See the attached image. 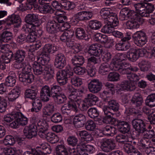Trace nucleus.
<instances>
[{"mask_svg":"<svg viewBox=\"0 0 155 155\" xmlns=\"http://www.w3.org/2000/svg\"><path fill=\"white\" fill-rule=\"evenodd\" d=\"M46 126V124L40 120L34 121L29 126L28 130L25 128L24 129V134L27 138L31 139L37 135L38 130L39 136L41 138L46 139L49 132Z\"/></svg>","mask_w":155,"mask_h":155,"instance_id":"obj_1","label":"nucleus"},{"mask_svg":"<svg viewBox=\"0 0 155 155\" xmlns=\"http://www.w3.org/2000/svg\"><path fill=\"white\" fill-rule=\"evenodd\" d=\"M133 6L135 9V12L143 17L149 16L155 8L154 5L151 3L139 2L134 4Z\"/></svg>","mask_w":155,"mask_h":155,"instance_id":"obj_2","label":"nucleus"},{"mask_svg":"<svg viewBox=\"0 0 155 155\" xmlns=\"http://www.w3.org/2000/svg\"><path fill=\"white\" fill-rule=\"evenodd\" d=\"M73 75L72 70L70 66H67L65 69L58 71L56 74L57 81L61 85H65L67 82V78Z\"/></svg>","mask_w":155,"mask_h":155,"instance_id":"obj_3","label":"nucleus"},{"mask_svg":"<svg viewBox=\"0 0 155 155\" xmlns=\"http://www.w3.org/2000/svg\"><path fill=\"white\" fill-rule=\"evenodd\" d=\"M102 17L105 20L106 22L112 23L114 21H115L114 24L116 25L118 20L117 15L109 8H104L101 9L100 12Z\"/></svg>","mask_w":155,"mask_h":155,"instance_id":"obj_4","label":"nucleus"},{"mask_svg":"<svg viewBox=\"0 0 155 155\" xmlns=\"http://www.w3.org/2000/svg\"><path fill=\"white\" fill-rule=\"evenodd\" d=\"M130 20L127 21L126 23V27L128 29H137L139 28L140 25L143 24L144 20L139 16L136 13L133 18L130 17Z\"/></svg>","mask_w":155,"mask_h":155,"instance_id":"obj_5","label":"nucleus"},{"mask_svg":"<svg viewBox=\"0 0 155 155\" xmlns=\"http://www.w3.org/2000/svg\"><path fill=\"white\" fill-rule=\"evenodd\" d=\"M133 39L135 44L140 47L143 46L147 42L146 34L141 31H137L134 33Z\"/></svg>","mask_w":155,"mask_h":155,"instance_id":"obj_6","label":"nucleus"},{"mask_svg":"<svg viewBox=\"0 0 155 155\" xmlns=\"http://www.w3.org/2000/svg\"><path fill=\"white\" fill-rule=\"evenodd\" d=\"M133 128L137 132V137H142L143 133L147 130L146 124L141 119H135L133 120L132 122Z\"/></svg>","mask_w":155,"mask_h":155,"instance_id":"obj_7","label":"nucleus"},{"mask_svg":"<svg viewBox=\"0 0 155 155\" xmlns=\"http://www.w3.org/2000/svg\"><path fill=\"white\" fill-rule=\"evenodd\" d=\"M116 147L114 140L110 139L104 140L101 142V148L105 152H110L114 149Z\"/></svg>","mask_w":155,"mask_h":155,"instance_id":"obj_8","label":"nucleus"},{"mask_svg":"<svg viewBox=\"0 0 155 155\" xmlns=\"http://www.w3.org/2000/svg\"><path fill=\"white\" fill-rule=\"evenodd\" d=\"M102 82L98 79H93L88 84V89L93 94L97 93L101 89Z\"/></svg>","mask_w":155,"mask_h":155,"instance_id":"obj_9","label":"nucleus"},{"mask_svg":"<svg viewBox=\"0 0 155 155\" xmlns=\"http://www.w3.org/2000/svg\"><path fill=\"white\" fill-rule=\"evenodd\" d=\"M146 52V50L144 49L132 50L127 52V57L129 61H135L138 59L139 56L144 55Z\"/></svg>","mask_w":155,"mask_h":155,"instance_id":"obj_10","label":"nucleus"},{"mask_svg":"<svg viewBox=\"0 0 155 155\" xmlns=\"http://www.w3.org/2000/svg\"><path fill=\"white\" fill-rule=\"evenodd\" d=\"M61 25L58 24L56 21L52 20L48 21L46 26L47 31L50 33L54 34L57 32L61 30Z\"/></svg>","mask_w":155,"mask_h":155,"instance_id":"obj_11","label":"nucleus"},{"mask_svg":"<svg viewBox=\"0 0 155 155\" xmlns=\"http://www.w3.org/2000/svg\"><path fill=\"white\" fill-rule=\"evenodd\" d=\"M21 23V19L18 15L14 14L9 16L6 19L5 24L6 26H10L12 25L15 24L16 27L19 26Z\"/></svg>","mask_w":155,"mask_h":155,"instance_id":"obj_12","label":"nucleus"},{"mask_svg":"<svg viewBox=\"0 0 155 155\" xmlns=\"http://www.w3.org/2000/svg\"><path fill=\"white\" fill-rule=\"evenodd\" d=\"M86 120L85 116L82 114L76 115L73 119V123L76 128L83 127L86 123Z\"/></svg>","mask_w":155,"mask_h":155,"instance_id":"obj_13","label":"nucleus"},{"mask_svg":"<svg viewBox=\"0 0 155 155\" xmlns=\"http://www.w3.org/2000/svg\"><path fill=\"white\" fill-rule=\"evenodd\" d=\"M127 55L124 53H118L115 55L113 58L111 62V64L113 65V68L116 67L117 66H120L123 64H120V62L127 59Z\"/></svg>","mask_w":155,"mask_h":155,"instance_id":"obj_14","label":"nucleus"},{"mask_svg":"<svg viewBox=\"0 0 155 155\" xmlns=\"http://www.w3.org/2000/svg\"><path fill=\"white\" fill-rule=\"evenodd\" d=\"M58 47L54 45L50 44H46L43 47L41 51L40 55L48 56L50 54L54 53L58 50Z\"/></svg>","mask_w":155,"mask_h":155,"instance_id":"obj_15","label":"nucleus"},{"mask_svg":"<svg viewBox=\"0 0 155 155\" xmlns=\"http://www.w3.org/2000/svg\"><path fill=\"white\" fill-rule=\"evenodd\" d=\"M40 96L42 100L47 102L49 100L51 96V93L50 87L47 85L43 86L40 91Z\"/></svg>","mask_w":155,"mask_h":155,"instance_id":"obj_16","label":"nucleus"},{"mask_svg":"<svg viewBox=\"0 0 155 155\" xmlns=\"http://www.w3.org/2000/svg\"><path fill=\"white\" fill-rule=\"evenodd\" d=\"M136 13L133 10H129L126 8H123L120 12L119 15V19L121 21L125 20L128 17L133 18Z\"/></svg>","mask_w":155,"mask_h":155,"instance_id":"obj_17","label":"nucleus"},{"mask_svg":"<svg viewBox=\"0 0 155 155\" xmlns=\"http://www.w3.org/2000/svg\"><path fill=\"white\" fill-rule=\"evenodd\" d=\"M100 48H101L97 45L92 44L88 48L87 52L91 56L93 55L98 57L103 52L102 49Z\"/></svg>","mask_w":155,"mask_h":155,"instance_id":"obj_18","label":"nucleus"},{"mask_svg":"<svg viewBox=\"0 0 155 155\" xmlns=\"http://www.w3.org/2000/svg\"><path fill=\"white\" fill-rule=\"evenodd\" d=\"M77 92L78 90L74 91L71 92L69 95V100L68 102L77 108V104H78L79 102H81V100L79 98V97L78 96Z\"/></svg>","mask_w":155,"mask_h":155,"instance_id":"obj_19","label":"nucleus"},{"mask_svg":"<svg viewBox=\"0 0 155 155\" xmlns=\"http://www.w3.org/2000/svg\"><path fill=\"white\" fill-rule=\"evenodd\" d=\"M129 66L130 64H129L123 63V65L119 66L117 65L116 67L113 68L112 69L116 71H118L121 74H126L127 76V74H129L130 72Z\"/></svg>","mask_w":155,"mask_h":155,"instance_id":"obj_20","label":"nucleus"},{"mask_svg":"<svg viewBox=\"0 0 155 155\" xmlns=\"http://www.w3.org/2000/svg\"><path fill=\"white\" fill-rule=\"evenodd\" d=\"M71 109L77 111V108L68 102L64 104L61 108L62 114L65 116L70 115L71 111Z\"/></svg>","mask_w":155,"mask_h":155,"instance_id":"obj_21","label":"nucleus"},{"mask_svg":"<svg viewBox=\"0 0 155 155\" xmlns=\"http://www.w3.org/2000/svg\"><path fill=\"white\" fill-rule=\"evenodd\" d=\"M112 23H110L108 21L106 22L107 24L104 26L102 28L101 31L104 33L110 34L113 33L114 30V27L116 26L118 24V21L117 20V23L116 25H114L115 23L114 21Z\"/></svg>","mask_w":155,"mask_h":155,"instance_id":"obj_22","label":"nucleus"},{"mask_svg":"<svg viewBox=\"0 0 155 155\" xmlns=\"http://www.w3.org/2000/svg\"><path fill=\"white\" fill-rule=\"evenodd\" d=\"M135 86L132 84L130 81L125 80L120 84V90L121 91H133L135 89Z\"/></svg>","mask_w":155,"mask_h":155,"instance_id":"obj_23","label":"nucleus"},{"mask_svg":"<svg viewBox=\"0 0 155 155\" xmlns=\"http://www.w3.org/2000/svg\"><path fill=\"white\" fill-rule=\"evenodd\" d=\"M32 69L34 74L38 76L43 75L45 73V68L41 65H39L35 61L32 64Z\"/></svg>","mask_w":155,"mask_h":155,"instance_id":"obj_24","label":"nucleus"},{"mask_svg":"<svg viewBox=\"0 0 155 155\" xmlns=\"http://www.w3.org/2000/svg\"><path fill=\"white\" fill-rule=\"evenodd\" d=\"M130 102L132 104L136 107L141 106L143 103V98L141 94L138 93H137L134 95Z\"/></svg>","mask_w":155,"mask_h":155,"instance_id":"obj_25","label":"nucleus"},{"mask_svg":"<svg viewBox=\"0 0 155 155\" xmlns=\"http://www.w3.org/2000/svg\"><path fill=\"white\" fill-rule=\"evenodd\" d=\"M87 114L90 117L94 119L95 121H99L101 120L100 118L98 117L99 112L96 108L91 107L89 108L87 111Z\"/></svg>","mask_w":155,"mask_h":155,"instance_id":"obj_26","label":"nucleus"},{"mask_svg":"<svg viewBox=\"0 0 155 155\" xmlns=\"http://www.w3.org/2000/svg\"><path fill=\"white\" fill-rule=\"evenodd\" d=\"M25 51L23 50H18L14 55V58L16 62H22L26 56Z\"/></svg>","mask_w":155,"mask_h":155,"instance_id":"obj_27","label":"nucleus"},{"mask_svg":"<svg viewBox=\"0 0 155 155\" xmlns=\"http://www.w3.org/2000/svg\"><path fill=\"white\" fill-rule=\"evenodd\" d=\"M32 101L33 107L31 109V111L32 112L35 111L36 112L39 111L42 107L41 101L38 97Z\"/></svg>","mask_w":155,"mask_h":155,"instance_id":"obj_28","label":"nucleus"},{"mask_svg":"<svg viewBox=\"0 0 155 155\" xmlns=\"http://www.w3.org/2000/svg\"><path fill=\"white\" fill-rule=\"evenodd\" d=\"M84 100L88 105L91 106L98 101V98L95 95L90 93L87 94Z\"/></svg>","mask_w":155,"mask_h":155,"instance_id":"obj_29","label":"nucleus"},{"mask_svg":"<svg viewBox=\"0 0 155 155\" xmlns=\"http://www.w3.org/2000/svg\"><path fill=\"white\" fill-rule=\"evenodd\" d=\"M84 61L83 56L76 55L72 58L71 62L75 66H80L84 63Z\"/></svg>","mask_w":155,"mask_h":155,"instance_id":"obj_30","label":"nucleus"},{"mask_svg":"<svg viewBox=\"0 0 155 155\" xmlns=\"http://www.w3.org/2000/svg\"><path fill=\"white\" fill-rule=\"evenodd\" d=\"M38 9L41 13L44 14H52L55 11L51 6L48 4H42L38 7Z\"/></svg>","mask_w":155,"mask_h":155,"instance_id":"obj_31","label":"nucleus"},{"mask_svg":"<svg viewBox=\"0 0 155 155\" xmlns=\"http://www.w3.org/2000/svg\"><path fill=\"white\" fill-rule=\"evenodd\" d=\"M118 127L120 131L124 134L128 133L130 130L129 125L125 121L119 122L118 124Z\"/></svg>","mask_w":155,"mask_h":155,"instance_id":"obj_32","label":"nucleus"},{"mask_svg":"<svg viewBox=\"0 0 155 155\" xmlns=\"http://www.w3.org/2000/svg\"><path fill=\"white\" fill-rule=\"evenodd\" d=\"M20 92L17 89H13L8 94V99L9 101L13 102L18 97Z\"/></svg>","mask_w":155,"mask_h":155,"instance_id":"obj_33","label":"nucleus"},{"mask_svg":"<svg viewBox=\"0 0 155 155\" xmlns=\"http://www.w3.org/2000/svg\"><path fill=\"white\" fill-rule=\"evenodd\" d=\"M36 28V26L33 23H26L22 27V30L26 33H33Z\"/></svg>","mask_w":155,"mask_h":155,"instance_id":"obj_34","label":"nucleus"},{"mask_svg":"<svg viewBox=\"0 0 155 155\" xmlns=\"http://www.w3.org/2000/svg\"><path fill=\"white\" fill-rule=\"evenodd\" d=\"M116 131L114 127L107 125L103 128V133L105 135L113 136L116 134Z\"/></svg>","mask_w":155,"mask_h":155,"instance_id":"obj_35","label":"nucleus"},{"mask_svg":"<svg viewBox=\"0 0 155 155\" xmlns=\"http://www.w3.org/2000/svg\"><path fill=\"white\" fill-rule=\"evenodd\" d=\"M110 71L109 64L107 62H105L101 64L99 68V72L100 74L102 75H105Z\"/></svg>","mask_w":155,"mask_h":155,"instance_id":"obj_36","label":"nucleus"},{"mask_svg":"<svg viewBox=\"0 0 155 155\" xmlns=\"http://www.w3.org/2000/svg\"><path fill=\"white\" fill-rule=\"evenodd\" d=\"M38 91L37 89H28L25 91V94L26 97L30 98L32 100L37 98L36 96Z\"/></svg>","mask_w":155,"mask_h":155,"instance_id":"obj_37","label":"nucleus"},{"mask_svg":"<svg viewBox=\"0 0 155 155\" xmlns=\"http://www.w3.org/2000/svg\"><path fill=\"white\" fill-rule=\"evenodd\" d=\"M0 38L4 42H7L10 41L12 38V34L10 31L7 30L4 31L1 35Z\"/></svg>","mask_w":155,"mask_h":155,"instance_id":"obj_38","label":"nucleus"},{"mask_svg":"<svg viewBox=\"0 0 155 155\" xmlns=\"http://www.w3.org/2000/svg\"><path fill=\"white\" fill-rule=\"evenodd\" d=\"M138 65L140 70L143 72L148 71L151 67L150 62L145 60H142L140 61Z\"/></svg>","mask_w":155,"mask_h":155,"instance_id":"obj_39","label":"nucleus"},{"mask_svg":"<svg viewBox=\"0 0 155 155\" xmlns=\"http://www.w3.org/2000/svg\"><path fill=\"white\" fill-rule=\"evenodd\" d=\"M25 20L26 23L37 22L38 21V16L34 14H28L26 16Z\"/></svg>","mask_w":155,"mask_h":155,"instance_id":"obj_40","label":"nucleus"},{"mask_svg":"<svg viewBox=\"0 0 155 155\" xmlns=\"http://www.w3.org/2000/svg\"><path fill=\"white\" fill-rule=\"evenodd\" d=\"M12 75L8 76L5 79V84L8 86H13L16 83V77L15 73H13Z\"/></svg>","mask_w":155,"mask_h":155,"instance_id":"obj_41","label":"nucleus"},{"mask_svg":"<svg viewBox=\"0 0 155 155\" xmlns=\"http://www.w3.org/2000/svg\"><path fill=\"white\" fill-rule=\"evenodd\" d=\"M147 105L151 107L155 106V94H152L148 95L145 100Z\"/></svg>","mask_w":155,"mask_h":155,"instance_id":"obj_42","label":"nucleus"},{"mask_svg":"<svg viewBox=\"0 0 155 155\" xmlns=\"http://www.w3.org/2000/svg\"><path fill=\"white\" fill-rule=\"evenodd\" d=\"M55 150L57 155H68L67 149L63 145L61 144L57 146Z\"/></svg>","mask_w":155,"mask_h":155,"instance_id":"obj_43","label":"nucleus"},{"mask_svg":"<svg viewBox=\"0 0 155 155\" xmlns=\"http://www.w3.org/2000/svg\"><path fill=\"white\" fill-rule=\"evenodd\" d=\"M85 144L81 142L79 143L77 146L76 153L80 155H88L85 151Z\"/></svg>","mask_w":155,"mask_h":155,"instance_id":"obj_44","label":"nucleus"},{"mask_svg":"<svg viewBox=\"0 0 155 155\" xmlns=\"http://www.w3.org/2000/svg\"><path fill=\"white\" fill-rule=\"evenodd\" d=\"M69 78H71V83L75 87H79L82 84L81 79L77 77L74 76L73 72V75Z\"/></svg>","mask_w":155,"mask_h":155,"instance_id":"obj_45","label":"nucleus"},{"mask_svg":"<svg viewBox=\"0 0 155 155\" xmlns=\"http://www.w3.org/2000/svg\"><path fill=\"white\" fill-rule=\"evenodd\" d=\"M123 149L124 152L128 154L134 153L137 149L132 145L129 143H125Z\"/></svg>","mask_w":155,"mask_h":155,"instance_id":"obj_46","label":"nucleus"},{"mask_svg":"<svg viewBox=\"0 0 155 155\" xmlns=\"http://www.w3.org/2000/svg\"><path fill=\"white\" fill-rule=\"evenodd\" d=\"M46 139L52 143H56L59 140V137L55 134L51 132L48 133Z\"/></svg>","mask_w":155,"mask_h":155,"instance_id":"obj_47","label":"nucleus"},{"mask_svg":"<svg viewBox=\"0 0 155 155\" xmlns=\"http://www.w3.org/2000/svg\"><path fill=\"white\" fill-rule=\"evenodd\" d=\"M77 38L79 39H82L85 38L86 34L84 29L81 28H78L75 31Z\"/></svg>","mask_w":155,"mask_h":155,"instance_id":"obj_48","label":"nucleus"},{"mask_svg":"<svg viewBox=\"0 0 155 155\" xmlns=\"http://www.w3.org/2000/svg\"><path fill=\"white\" fill-rule=\"evenodd\" d=\"M54 111V107L52 105H47L43 109V114L48 116H50Z\"/></svg>","mask_w":155,"mask_h":155,"instance_id":"obj_49","label":"nucleus"},{"mask_svg":"<svg viewBox=\"0 0 155 155\" xmlns=\"http://www.w3.org/2000/svg\"><path fill=\"white\" fill-rule=\"evenodd\" d=\"M119 74L115 72H111L109 73L107 76L108 81H116L120 79Z\"/></svg>","mask_w":155,"mask_h":155,"instance_id":"obj_50","label":"nucleus"},{"mask_svg":"<svg viewBox=\"0 0 155 155\" xmlns=\"http://www.w3.org/2000/svg\"><path fill=\"white\" fill-rule=\"evenodd\" d=\"M51 96L52 97H56L58 95V93L62 91L61 87L58 85H51L50 88Z\"/></svg>","mask_w":155,"mask_h":155,"instance_id":"obj_51","label":"nucleus"},{"mask_svg":"<svg viewBox=\"0 0 155 155\" xmlns=\"http://www.w3.org/2000/svg\"><path fill=\"white\" fill-rule=\"evenodd\" d=\"M89 26L91 29L97 30L101 27V24L100 22L97 20H92L89 21Z\"/></svg>","mask_w":155,"mask_h":155,"instance_id":"obj_52","label":"nucleus"},{"mask_svg":"<svg viewBox=\"0 0 155 155\" xmlns=\"http://www.w3.org/2000/svg\"><path fill=\"white\" fill-rule=\"evenodd\" d=\"M109 108L114 111H117L119 108L118 103L114 100H111L108 101Z\"/></svg>","mask_w":155,"mask_h":155,"instance_id":"obj_53","label":"nucleus"},{"mask_svg":"<svg viewBox=\"0 0 155 155\" xmlns=\"http://www.w3.org/2000/svg\"><path fill=\"white\" fill-rule=\"evenodd\" d=\"M129 48V46L126 43L120 42L117 44L115 45V48L118 51H126Z\"/></svg>","mask_w":155,"mask_h":155,"instance_id":"obj_54","label":"nucleus"},{"mask_svg":"<svg viewBox=\"0 0 155 155\" xmlns=\"http://www.w3.org/2000/svg\"><path fill=\"white\" fill-rule=\"evenodd\" d=\"M58 104L63 103L66 100L67 97L64 94H58L53 97Z\"/></svg>","mask_w":155,"mask_h":155,"instance_id":"obj_55","label":"nucleus"},{"mask_svg":"<svg viewBox=\"0 0 155 155\" xmlns=\"http://www.w3.org/2000/svg\"><path fill=\"white\" fill-rule=\"evenodd\" d=\"M85 13V11L79 12L75 14L74 17L79 20V21H86L87 18Z\"/></svg>","mask_w":155,"mask_h":155,"instance_id":"obj_56","label":"nucleus"},{"mask_svg":"<svg viewBox=\"0 0 155 155\" xmlns=\"http://www.w3.org/2000/svg\"><path fill=\"white\" fill-rule=\"evenodd\" d=\"M51 120L54 123H58L62 121V117L60 114L55 113L51 116Z\"/></svg>","mask_w":155,"mask_h":155,"instance_id":"obj_57","label":"nucleus"},{"mask_svg":"<svg viewBox=\"0 0 155 155\" xmlns=\"http://www.w3.org/2000/svg\"><path fill=\"white\" fill-rule=\"evenodd\" d=\"M62 7L66 10H71L74 8L75 5L73 2L70 1L64 2L62 5Z\"/></svg>","mask_w":155,"mask_h":155,"instance_id":"obj_58","label":"nucleus"},{"mask_svg":"<svg viewBox=\"0 0 155 155\" xmlns=\"http://www.w3.org/2000/svg\"><path fill=\"white\" fill-rule=\"evenodd\" d=\"M19 80L23 83L25 85H28L31 83L29 79H28V77L26 74H22L19 75Z\"/></svg>","mask_w":155,"mask_h":155,"instance_id":"obj_59","label":"nucleus"},{"mask_svg":"<svg viewBox=\"0 0 155 155\" xmlns=\"http://www.w3.org/2000/svg\"><path fill=\"white\" fill-rule=\"evenodd\" d=\"M85 127L87 130L93 131L95 128L96 125L92 120H88L85 123Z\"/></svg>","mask_w":155,"mask_h":155,"instance_id":"obj_60","label":"nucleus"},{"mask_svg":"<svg viewBox=\"0 0 155 155\" xmlns=\"http://www.w3.org/2000/svg\"><path fill=\"white\" fill-rule=\"evenodd\" d=\"M3 143L6 145H13L15 143L13 137L10 135L6 136L4 140Z\"/></svg>","mask_w":155,"mask_h":155,"instance_id":"obj_61","label":"nucleus"},{"mask_svg":"<svg viewBox=\"0 0 155 155\" xmlns=\"http://www.w3.org/2000/svg\"><path fill=\"white\" fill-rule=\"evenodd\" d=\"M67 20V17L66 16L61 15L56 17L54 21H56L58 24L61 25V26L63 25V23L66 21Z\"/></svg>","mask_w":155,"mask_h":155,"instance_id":"obj_62","label":"nucleus"},{"mask_svg":"<svg viewBox=\"0 0 155 155\" xmlns=\"http://www.w3.org/2000/svg\"><path fill=\"white\" fill-rule=\"evenodd\" d=\"M145 136V137L148 139H151L152 138H155V132L153 130L149 131H145L141 135Z\"/></svg>","mask_w":155,"mask_h":155,"instance_id":"obj_63","label":"nucleus"},{"mask_svg":"<svg viewBox=\"0 0 155 155\" xmlns=\"http://www.w3.org/2000/svg\"><path fill=\"white\" fill-rule=\"evenodd\" d=\"M15 154V151L13 148H5L1 155H14Z\"/></svg>","mask_w":155,"mask_h":155,"instance_id":"obj_64","label":"nucleus"}]
</instances>
